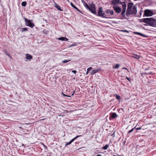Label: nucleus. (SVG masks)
Segmentation results:
<instances>
[{
  "label": "nucleus",
  "mask_w": 156,
  "mask_h": 156,
  "mask_svg": "<svg viewBox=\"0 0 156 156\" xmlns=\"http://www.w3.org/2000/svg\"><path fill=\"white\" fill-rule=\"evenodd\" d=\"M55 7L58 9L60 11H62V9L60 8V7L58 5H57L55 6Z\"/></svg>",
  "instance_id": "20"
},
{
  "label": "nucleus",
  "mask_w": 156,
  "mask_h": 156,
  "mask_svg": "<svg viewBox=\"0 0 156 156\" xmlns=\"http://www.w3.org/2000/svg\"><path fill=\"white\" fill-rule=\"evenodd\" d=\"M92 69V68L91 67H90L89 68H88V69H87L86 74H87L89 72L90 70Z\"/></svg>",
  "instance_id": "22"
},
{
  "label": "nucleus",
  "mask_w": 156,
  "mask_h": 156,
  "mask_svg": "<svg viewBox=\"0 0 156 156\" xmlns=\"http://www.w3.org/2000/svg\"><path fill=\"white\" fill-rule=\"evenodd\" d=\"M112 136H113V137H114L115 136L114 133L112 135Z\"/></svg>",
  "instance_id": "42"
},
{
  "label": "nucleus",
  "mask_w": 156,
  "mask_h": 156,
  "mask_svg": "<svg viewBox=\"0 0 156 156\" xmlns=\"http://www.w3.org/2000/svg\"><path fill=\"white\" fill-rule=\"evenodd\" d=\"M84 5L85 7L87 8L88 9H89V8L90 6H89L87 3L85 2L84 4Z\"/></svg>",
  "instance_id": "24"
},
{
  "label": "nucleus",
  "mask_w": 156,
  "mask_h": 156,
  "mask_svg": "<svg viewBox=\"0 0 156 156\" xmlns=\"http://www.w3.org/2000/svg\"><path fill=\"white\" fill-rule=\"evenodd\" d=\"M133 6V3H129L128 5L127 11L126 13L127 16L128 17L129 16V15L130 14V12H131V10Z\"/></svg>",
  "instance_id": "4"
},
{
  "label": "nucleus",
  "mask_w": 156,
  "mask_h": 156,
  "mask_svg": "<svg viewBox=\"0 0 156 156\" xmlns=\"http://www.w3.org/2000/svg\"><path fill=\"white\" fill-rule=\"evenodd\" d=\"M96 156H102V155L101 154H97Z\"/></svg>",
  "instance_id": "41"
},
{
  "label": "nucleus",
  "mask_w": 156,
  "mask_h": 156,
  "mask_svg": "<svg viewBox=\"0 0 156 156\" xmlns=\"http://www.w3.org/2000/svg\"><path fill=\"white\" fill-rule=\"evenodd\" d=\"M146 19H147V18H144V19H141L140 20V21L141 22H144V23H145V22H144V20H145Z\"/></svg>",
  "instance_id": "27"
},
{
  "label": "nucleus",
  "mask_w": 156,
  "mask_h": 156,
  "mask_svg": "<svg viewBox=\"0 0 156 156\" xmlns=\"http://www.w3.org/2000/svg\"><path fill=\"white\" fill-rule=\"evenodd\" d=\"M132 57L136 59H139L140 58V56L136 54H133L132 55Z\"/></svg>",
  "instance_id": "16"
},
{
  "label": "nucleus",
  "mask_w": 156,
  "mask_h": 156,
  "mask_svg": "<svg viewBox=\"0 0 156 156\" xmlns=\"http://www.w3.org/2000/svg\"><path fill=\"white\" fill-rule=\"evenodd\" d=\"M70 4H71V6L73 7H74V5L73 4V3H72V2H71L70 3Z\"/></svg>",
  "instance_id": "39"
},
{
  "label": "nucleus",
  "mask_w": 156,
  "mask_h": 156,
  "mask_svg": "<svg viewBox=\"0 0 156 156\" xmlns=\"http://www.w3.org/2000/svg\"><path fill=\"white\" fill-rule=\"evenodd\" d=\"M69 61H70V60H68V59H66V60H63L62 61V62L63 63H66V62H69Z\"/></svg>",
  "instance_id": "23"
},
{
  "label": "nucleus",
  "mask_w": 156,
  "mask_h": 156,
  "mask_svg": "<svg viewBox=\"0 0 156 156\" xmlns=\"http://www.w3.org/2000/svg\"><path fill=\"white\" fill-rule=\"evenodd\" d=\"M73 8H75L77 10H79L78 9L75 5H74V7H73Z\"/></svg>",
  "instance_id": "38"
},
{
  "label": "nucleus",
  "mask_w": 156,
  "mask_h": 156,
  "mask_svg": "<svg viewBox=\"0 0 156 156\" xmlns=\"http://www.w3.org/2000/svg\"><path fill=\"white\" fill-rule=\"evenodd\" d=\"M58 39L62 41H67L68 40V39L66 37H61L58 38Z\"/></svg>",
  "instance_id": "13"
},
{
  "label": "nucleus",
  "mask_w": 156,
  "mask_h": 156,
  "mask_svg": "<svg viewBox=\"0 0 156 156\" xmlns=\"http://www.w3.org/2000/svg\"><path fill=\"white\" fill-rule=\"evenodd\" d=\"M103 9L102 7L99 8V11L98 12V15L100 16H101L105 18H107L106 15L105 14V13L102 12Z\"/></svg>",
  "instance_id": "6"
},
{
  "label": "nucleus",
  "mask_w": 156,
  "mask_h": 156,
  "mask_svg": "<svg viewBox=\"0 0 156 156\" xmlns=\"http://www.w3.org/2000/svg\"><path fill=\"white\" fill-rule=\"evenodd\" d=\"M119 4H121L122 5V11L121 15L122 18H125V12L126 11V5L125 2H121L120 0H112L111 2V4L114 6H117Z\"/></svg>",
  "instance_id": "1"
},
{
  "label": "nucleus",
  "mask_w": 156,
  "mask_h": 156,
  "mask_svg": "<svg viewBox=\"0 0 156 156\" xmlns=\"http://www.w3.org/2000/svg\"><path fill=\"white\" fill-rule=\"evenodd\" d=\"M28 28H27L25 27V28H21V31L22 32H23L25 31H26L27 30Z\"/></svg>",
  "instance_id": "18"
},
{
  "label": "nucleus",
  "mask_w": 156,
  "mask_h": 156,
  "mask_svg": "<svg viewBox=\"0 0 156 156\" xmlns=\"http://www.w3.org/2000/svg\"><path fill=\"white\" fill-rule=\"evenodd\" d=\"M145 23L152 27H155L156 25V20L152 18H147L145 20Z\"/></svg>",
  "instance_id": "2"
},
{
  "label": "nucleus",
  "mask_w": 156,
  "mask_h": 156,
  "mask_svg": "<svg viewBox=\"0 0 156 156\" xmlns=\"http://www.w3.org/2000/svg\"><path fill=\"white\" fill-rule=\"evenodd\" d=\"M105 12H106V13L110 14V9L107 10L106 11H105Z\"/></svg>",
  "instance_id": "31"
},
{
  "label": "nucleus",
  "mask_w": 156,
  "mask_h": 156,
  "mask_svg": "<svg viewBox=\"0 0 156 156\" xmlns=\"http://www.w3.org/2000/svg\"><path fill=\"white\" fill-rule=\"evenodd\" d=\"M72 72L73 73H74L75 74H76V71L75 70H73Z\"/></svg>",
  "instance_id": "34"
},
{
  "label": "nucleus",
  "mask_w": 156,
  "mask_h": 156,
  "mask_svg": "<svg viewBox=\"0 0 156 156\" xmlns=\"http://www.w3.org/2000/svg\"><path fill=\"white\" fill-rule=\"evenodd\" d=\"M136 130H139L141 129V128L140 127L136 128Z\"/></svg>",
  "instance_id": "35"
},
{
  "label": "nucleus",
  "mask_w": 156,
  "mask_h": 156,
  "mask_svg": "<svg viewBox=\"0 0 156 156\" xmlns=\"http://www.w3.org/2000/svg\"><path fill=\"white\" fill-rule=\"evenodd\" d=\"M137 13L136 8L135 6L133 7V9L131 10V12H130V14H136Z\"/></svg>",
  "instance_id": "10"
},
{
  "label": "nucleus",
  "mask_w": 156,
  "mask_h": 156,
  "mask_svg": "<svg viewBox=\"0 0 156 156\" xmlns=\"http://www.w3.org/2000/svg\"><path fill=\"white\" fill-rule=\"evenodd\" d=\"M101 70V69L100 68H98L96 69H93L92 70V72H91L90 74L91 75H93L96 73H98Z\"/></svg>",
  "instance_id": "11"
},
{
  "label": "nucleus",
  "mask_w": 156,
  "mask_h": 156,
  "mask_svg": "<svg viewBox=\"0 0 156 156\" xmlns=\"http://www.w3.org/2000/svg\"><path fill=\"white\" fill-rule=\"evenodd\" d=\"M134 33L135 34H137L140 35L144 37H147V35L143 34H142L140 33H139V32H135Z\"/></svg>",
  "instance_id": "15"
},
{
  "label": "nucleus",
  "mask_w": 156,
  "mask_h": 156,
  "mask_svg": "<svg viewBox=\"0 0 156 156\" xmlns=\"http://www.w3.org/2000/svg\"><path fill=\"white\" fill-rule=\"evenodd\" d=\"M116 98L118 100H119L121 99L120 97L118 95H116Z\"/></svg>",
  "instance_id": "26"
},
{
  "label": "nucleus",
  "mask_w": 156,
  "mask_h": 156,
  "mask_svg": "<svg viewBox=\"0 0 156 156\" xmlns=\"http://www.w3.org/2000/svg\"><path fill=\"white\" fill-rule=\"evenodd\" d=\"M74 94H73V93L71 95V96H73L74 95Z\"/></svg>",
  "instance_id": "46"
},
{
  "label": "nucleus",
  "mask_w": 156,
  "mask_h": 156,
  "mask_svg": "<svg viewBox=\"0 0 156 156\" xmlns=\"http://www.w3.org/2000/svg\"><path fill=\"white\" fill-rule=\"evenodd\" d=\"M135 128H136V127H134V128H133V130H134V129H135Z\"/></svg>",
  "instance_id": "49"
},
{
  "label": "nucleus",
  "mask_w": 156,
  "mask_h": 156,
  "mask_svg": "<svg viewBox=\"0 0 156 156\" xmlns=\"http://www.w3.org/2000/svg\"><path fill=\"white\" fill-rule=\"evenodd\" d=\"M62 94L63 95L64 97H71V96H70L68 95L65 94L63 92H62Z\"/></svg>",
  "instance_id": "29"
},
{
  "label": "nucleus",
  "mask_w": 156,
  "mask_h": 156,
  "mask_svg": "<svg viewBox=\"0 0 156 156\" xmlns=\"http://www.w3.org/2000/svg\"><path fill=\"white\" fill-rule=\"evenodd\" d=\"M21 5L23 6H25L27 5V2H23L22 3Z\"/></svg>",
  "instance_id": "21"
},
{
  "label": "nucleus",
  "mask_w": 156,
  "mask_h": 156,
  "mask_svg": "<svg viewBox=\"0 0 156 156\" xmlns=\"http://www.w3.org/2000/svg\"><path fill=\"white\" fill-rule=\"evenodd\" d=\"M73 8H75L77 10H79L78 9L75 5H74V7H73Z\"/></svg>",
  "instance_id": "36"
},
{
  "label": "nucleus",
  "mask_w": 156,
  "mask_h": 156,
  "mask_svg": "<svg viewBox=\"0 0 156 156\" xmlns=\"http://www.w3.org/2000/svg\"><path fill=\"white\" fill-rule=\"evenodd\" d=\"M26 25L32 28L34 27L35 25L32 23V21L30 20H28L26 18H24Z\"/></svg>",
  "instance_id": "3"
},
{
  "label": "nucleus",
  "mask_w": 156,
  "mask_h": 156,
  "mask_svg": "<svg viewBox=\"0 0 156 156\" xmlns=\"http://www.w3.org/2000/svg\"><path fill=\"white\" fill-rule=\"evenodd\" d=\"M73 8H75L77 10H79L78 9L75 5H74V7H73Z\"/></svg>",
  "instance_id": "37"
},
{
  "label": "nucleus",
  "mask_w": 156,
  "mask_h": 156,
  "mask_svg": "<svg viewBox=\"0 0 156 156\" xmlns=\"http://www.w3.org/2000/svg\"><path fill=\"white\" fill-rule=\"evenodd\" d=\"M81 135L77 136H76V137L73 139L72 140H71L69 142L67 143L65 145V147L67 146V145L70 144L72 142H73L75 139H76L78 137L81 136Z\"/></svg>",
  "instance_id": "9"
},
{
  "label": "nucleus",
  "mask_w": 156,
  "mask_h": 156,
  "mask_svg": "<svg viewBox=\"0 0 156 156\" xmlns=\"http://www.w3.org/2000/svg\"><path fill=\"white\" fill-rule=\"evenodd\" d=\"M90 7L89 9H88L92 13H94V14H96L97 12L96 11L95 5L93 3H91V4H90Z\"/></svg>",
  "instance_id": "5"
},
{
  "label": "nucleus",
  "mask_w": 156,
  "mask_h": 156,
  "mask_svg": "<svg viewBox=\"0 0 156 156\" xmlns=\"http://www.w3.org/2000/svg\"><path fill=\"white\" fill-rule=\"evenodd\" d=\"M152 73V72H150V73H148V74H151Z\"/></svg>",
  "instance_id": "44"
},
{
  "label": "nucleus",
  "mask_w": 156,
  "mask_h": 156,
  "mask_svg": "<svg viewBox=\"0 0 156 156\" xmlns=\"http://www.w3.org/2000/svg\"><path fill=\"white\" fill-rule=\"evenodd\" d=\"M109 146L108 144H106L105 146H103V147L102 148V149H103L105 150L107 149L108 148V147Z\"/></svg>",
  "instance_id": "19"
},
{
  "label": "nucleus",
  "mask_w": 156,
  "mask_h": 156,
  "mask_svg": "<svg viewBox=\"0 0 156 156\" xmlns=\"http://www.w3.org/2000/svg\"><path fill=\"white\" fill-rule=\"evenodd\" d=\"M126 78L127 79V80H128L129 81H130V79L129 78H128V77H126Z\"/></svg>",
  "instance_id": "40"
},
{
  "label": "nucleus",
  "mask_w": 156,
  "mask_h": 156,
  "mask_svg": "<svg viewBox=\"0 0 156 156\" xmlns=\"http://www.w3.org/2000/svg\"><path fill=\"white\" fill-rule=\"evenodd\" d=\"M123 69H126L127 70V69L125 68H123Z\"/></svg>",
  "instance_id": "48"
},
{
  "label": "nucleus",
  "mask_w": 156,
  "mask_h": 156,
  "mask_svg": "<svg viewBox=\"0 0 156 156\" xmlns=\"http://www.w3.org/2000/svg\"><path fill=\"white\" fill-rule=\"evenodd\" d=\"M119 67V65L118 64H117L114 68L115 69H118Z\"/></svg>",
  "instance_id": "25"
},
{
  "label": "nucleus",
  "mask_w": 156,
  "mask_h": 156,
  "mask_svg": "<svg viewBox=\"0 0 156 156\" xmlns=\"http://www.w3.org/2000/svg\"><path fill=\"white\" fill-rule=\"evenodd\" d=\"M33 57L30 55H29L28 54H27L26 55V58L28 60H30L31 59H32Z\"/></svg>",
  "instance_id": "12"
},
{
  "label": "nucleus",
  "mask_w": 156,
  "mask_h": 156,
  "mask_svg": "<svg viewBox=\"0 0 156 156\" xmlns=\"http://www.w3.org/2000/svg\"><path fill=\"white\" fill-rule=\"evenodd\" d=\"M117 116L118 115L115 112L112 113L111 114V116L112 119H114L117 117Z\"/></svg>",
  "instance_id": "14"
},
{
  "label": "nucleus",
  "mask_w": 156,
  "mask_h": 156,
  "mask_svg": "<svg viewBox=\"0 0 156 156\" xmlns=\"http://www.w3.org/2000/svg\"><path fill=\"white\" fill-rule=\"evenodd\" d=\"M76 43H74V44H72L70 45L69 46V47H73V46H75L76 45Z\"/></svg>",
  "instance_id": "28"
},
{
  "label": "nucleus",
  "mask_w": 156,
  "mask_h": 156,
  "mask_svg": "<svg viewBox=\"0 0 156 156\" xmlns=\"http://www.w3.org/2000/svg\"><path fill=\"white\" fill-rule=\"evenodd\" d=\"M145 25L147 26V24H146V25Z\"/></svg>",
  "instance_id": "50"
},
{
  "label": "nucleus",
  "mask_w": 156,
  "mask_h": 156,
  "mask_svg": "<svg viewBox=\"0 0 156 156\" xmlns=\"http://www.w3.org/2000/svg\"><path fill=\"white\" fill-rule=\"evenodd\" d=\"M142 12V11H140V15H141V12Z\"/></svg>",
  "instance_id": "43"
},
{
  "label": "nucleus",
  "mask_w": 156,
  "mask_h": 156,
  "mask_svg": "<svg viewBox=\"0 0 156 156\" xmlns=\"http://www.w3.org/2000/svg\"><path fill=\"white\" fill-rule=\"evenodd\" d=\"M113 8L114 9L115 12L117 14H119L122 11L121 8L118 6H113Z\"/></svg>",
  "instance_id": "8"
},
{
  "label": "nucleus",
  "mask_w": 156,
  "mask_h": 156,
  "mask_svg": "<svg viewBox=\"0 0 156 156\" xmlns=\"http://www.w3.org/2000/svg\"><path fill=\"white\" fill-rule=\"evenodd\" d=\"M154 82V81H151L150 82H148V83L147 84L149 86H153L154 84L153 82Z\"/></svg>",
  "instance_id": "17"
},
{
  "label": "nucleus",
  "mask_w": 156,
  "mask_h": 156,
  "mask_svg": "<svg viewBox=\"0 0 156 156\" xmlns=\"http://www.w3.org/2000/svg\"><path fill=\"white\" fill-rule=\"evenodd\" d=\"M144 15L146 16H151L153 15V12L150 10L146 9L144 11Z\"/></svg>",
  "instance_id": "7"
},
{
  "label": "nucleus",
  "mask_w": 156,
  "mask_h": 156,
  "mask_svg": "<svg viewBox=\"0 0 156 156\" xmlns=\"http://www.w3.org/2000/svg\"><path fill=\"white\" fill-rule=\"evenodd\" d=\"M75 90H74L73 92V93L74 94L75 93Z\"/></svg>",
  "instance_id": "47"
},
{
  "label": "nucleus",
  "mask_w": 156,
  "mask_h": 156,
  "mask_svg": "<svg viewBox=\"0 0 156 156\" xmlns=\"http://www.w3.org/2000/svg\"><path fill=\"white\" fill-rule=\"evenodd\" d=\"M133 130V129H132L130 130H129L128 132V133H130L132 132Z\"/></svg>",
  "instance_id": "32"
},
{
  "label": "nucleus",
  "mask_w": 156,
  "mask_h": 156,
  "mask_svg": "<svg viewBox=\"0 0 156 156\" xmlns=\"http://www.w3.org/2000/svg\"><path fill=\"white\" fill-rule=\"evenodd\" d=\"M110 14L113 15L114 14V11L113 10H110Z\"/></svg>",
  "instance_id": "30"
},
{
  "label": "nucleus",
  "mask_w": 156,
  "mask_h": 156,
  "mask_svg": "<svg viewBox=\"0 0 156 156\" xmlns=\"http://www.w3.org/2000/svg\"><path fill=\"white\" fill-rule=\"evenodd\" d=\"M45 21L46 23H48V22L47 21V20H45Z\"/></svg>",
  "instance_id": "45"
},
{
  "label": "nucleus",
  "mask_w": 156,
  "mask_h": 156,
  "mask_svg": "<svg viewBox=\"0 0 156 156\" xmlns=\"http://www.w3.org/2000/svg\"><path fill=\"white\" fill-rule=\"evenodd\" d=\"M121 31H123V32H126V33H129V32L127 30H122Z\"/></svg>",
  "instance_id": "33"
}]
</instances>
